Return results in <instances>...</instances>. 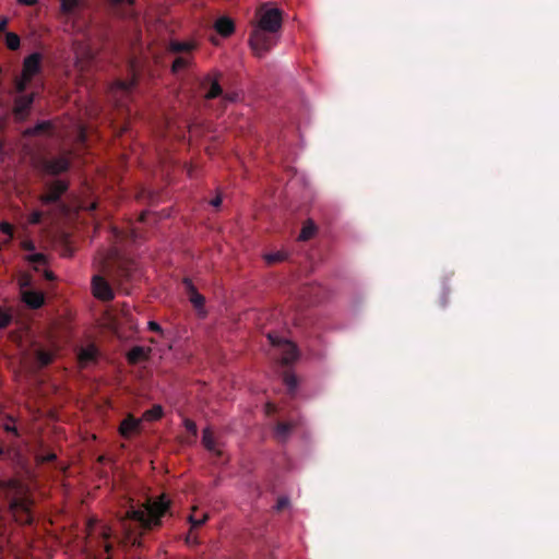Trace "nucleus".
Returning a JSON list of instances; mask_svg holds the SVG:
<instances>
[{"label": "nucleus", "instance_id": "obj_14", "mask_svg": "<svg viewBox=\"0 0 559 559\" xmlns=\"http://www.w3.org/2000/svg\"><path fill=\"white\" fill-rule=\"evenodd\" d=\"M202 444L204 445V448L212 452L214 455L216 456H221L222 455V451L217 448V441L213 435V431L210 427H206L204 430H203V433H202Z\"/></svg>", "mask_w": 559, "mask_h": 559}, {"label": "nucleus", "instance_id": "obj_33", "mask_svg": "<svg viewBox=\"0 0 559 559\" xmlns=\"http://www.w3.org/2000/svg\"><path fill=\"white\" fill-rule=\"evenodd\" d=\"M286 259V255L285 253L283 252H275V253H270V254H266L265 255V260L269 264H273V263H277V262H282Z\"/></svg>", "mask_w": 559, "mask_h": 559}, {"label": "nucleus", "instance_id": "obj_8", "mask_svg": "<svg viewBox=\"0 0 559 559\" xmlns=\"http://www.w3.org/2000/svg\"><path fill=\"white\" fill-rule=\"evenodd\" d=\"M35 100V93L19 95L14 98L12 114L16 122H23L29 116Z\"/></svg>", "mask_w": 559, "mask_h": 559}, {"label": "nucleus", "instance_id": "obj_32", "mask_svg": "<svg viewBox=\"0 0 559 559\" xmlns=\"http://www.w3.org/2000/svg\"><path fill=\"white\" fill-rule=\"evenodd\" d=\"M32 82V80H26L25 76L21 75L15 80V91L20 95H24L23 93L27 90L28 84Z\"/></svg>", "mask_w": 559, "mask_h": 559}, {"label": "nucleus", "instance_id": "obj_24", "mask_svg": "<svg viewBox=\"0 0 559 559\" xmlns=\"http://www.w3.org/2000/svg\"><path fill=\"white\" fill-rule=\"evenodd\" d=\"M316 231H317L316 225L311 221H308L304 224V226L300 230V234L298 236V239L301 241H307L316 235Z\"/></svg>", "mask_w": 559, "mask_h": 559}, {"label": "nucleus", "instance_id": "obj_6", "mask_svg": "<svg viewBox=\"0 0 559 559\" xmlns=\"http://www.w3.org/2000/svg\"><path fill=\"white\" fill-rule=\"evenodd\" d=\"M32 501L27 497H16L11 499L9 509L15 520L24 525H29L33 522L31 512Z\"/></svg>", "mask_w": 559, "mask_h": 559}, {"label": "nucleus", "instance_id": "obj_11", "mask_svg": "<svg viewBox=\"0 0 559 559\" xmlns=\"http://www.w3.org/2000/svg\"><path fill=\"white\" fill-rule=\"evenodd\" d=\"M92 289L94 296L103 301H110L115 298L111 285L100 275H95L92 280Z\"/></svg>", "mask_w": 559, "mask_h": 559}, {"label": "nucleus", "instance_id": "obj_45", "mask_svg": "<svg viewBox=\"0 0 559 559\" xmlns=\"http://www.w3.org/2000/svg\"><path fill=\"white\" fill-rule=\"evenodd\" d=\"M43 462H52L56 460V454L53 453H50V454H47L46 456H43Z\"/></svg>", "mask_w": 559, "mask_h": 559}, {"label": "nucleus", "instance_id": "obj_12", "mask_svg": "<svg viewBox=\"0 0 559 559\" xmlns=\"http://www.w3.org/2000/svg\"><path fill=\"white\" fill-rule=\"evenodd\" d=\"M43 56L39 52H33L23 61L22 74L26 80H33L41 71Z\"/></svg>", "mask_w": 559, "mask_h": 559}, {"label": "nucleus", "instance_id": "obj_35", "mask_svg": "<svg viewBox=\"0 0 559 559\" xmlns=\"http://www.w3.org/2000/svg\"><path fill=\"white\" fill-rule=\"evenodd\" d=\"M44 213L39 210L33 211L28 216V223L32 225H37L41 222Z\"/></svg>", "mask_w": 559, "mask_h": 559}, {"label": "nucleus", "instance_id": "obj_17", "mask_svg": "<svg viewBox=\"0 0 559 559\" xmlns=\"http://www.w3.org/2000/svg\"><path fill=\"white\" fill-rule=\"evenodd\" d=\"M98 357V350L94 345L81 348L79 353V362L84 367L91 362H95Z\"/></svg>", "mask_w": 559, "mask_h": 559}, {"label": "nucleus", "instance_id": "obj_4", "mask_svg": "<svg viewBox=\"0 0 559 559\" xmlns=\"http://www.w3.org/2000/svg\"><path fill=\"white\" fill-rule=\"evenodd\" d=\"M69 182L63 179H56L45 185V192L39 195L41 205L59 204L62 195L68 191Z\"/></svg>", "mask_w": 559, "mask_h": 559}, {"label": "nucleus", "instance_id": "obj_5", "mask_svg": "<svg viewBox=\"0 0 559 559\" xmlns=\"http://www.w3.org/2000/svg\"><path fill=\"white\" fill-rule=\"evenodd\" d=\"M267 338L273 347H276L281 354L282 365H290L298 358V349L296 345L275 333H267Z\"/></svg>", "mask_w": 559, "mask_h": 559}, {"label": "nucleus", "instance_id": "obj_27", "mask_svg": "<svg viewBox=\"0 0 559 559\" xmlns=\"http://www.w3.org/2000/svg\"><path fill=\"white\" fill-rule=\"evenodd\" d=\"M190 63L191 58L189 56H178L173 62L171 72L178 73L179 71L187 69Z\"/></svg>", "mask_w": 559, "mask_h": 559}, {"label": "nucleus", "instance_id": "obj_13", "mask_svg": "<svg viewBox=\"0 0 559 559\" xmlns=\"http://www.w3.org/2000/svg\"><path fill=\"white\" fill-rule=\"evenodd\" d=\"M141 429V419L129 414L119 426V433L122 438L129 439L133 433Z\"/></svg>", "mask_w": 559, "mask_h": 559}, {"label": "nucleus", "instance_id": "obj_1", "mask_svg": "<svg viewBox=\"0 0 559 559\" xmlns=\"http://www.w3.org/2000/svg\"><path fill=\"white\" fill-rule=\"evenodd\" d=\"M169 509L170 501L165 495L155 499L147 498L144 502L136 504L131 501L121 519L122 525L127 531L128 540L133 546H141L140 537L132 535L131 530L127 527V522L134 523L142 531H152L162 526L163 518L168 513Z\"/></svg>", "mask_w": 559, "mask_h": 559}, {"label": "nucleus", "instance_id": "obj_2", "mask_svg": "<svg viewBox=\"0 0 559 559\" xmlns=\"http://www.w3.org/2000/svg\"><path fill=\"white\" fill-rule=\"evenodd\" d=\"M258 22L253 26L249 43L254 55L262 58L278 41L282 29L283 11L262 4L257 10Z\"/></svg>", "mask_w": 559, "mask_h": 559}, {"label": "nucleus", "instance_id": "obj_26", "mask_svg": "<svg viewBox=\"0 0 559 559\" xmlns=\"http://www.w3.org/2000/svg\"><path fill=\"white\" fill-rule=\"evenodd\" d=\"M209 519V515L206 513H201L198 515L197 508L192 509V513L189 515V522L191 524V528H198L202 526Z\"/></svg>", "mask_w": 559, "mask_h": 559}, {"label": "nucleus", "instance_id": "obj_30", "mask_svg": "<svg viewBox=\"0 0 559 559\" xmlns=\"http://www.w3.org/2000/svg\"><path fill=\"white\" fill-rule=\"evenodd\" d=\"M283 381H284L285 385L287 386L288 392L290 394H293L295 392V390L297 389V384H298L296 376L290 372H285L283 376Z\"/></svg>", "mask_w": 559, "mask_h": 559}, {"label": "nucleus", "instance_id": "obj_41", "mask_svg": "<svg viewBox=\"0 0 559 559\" xmlns=\"http://www.w3.org/2000/svg\"><path fill=\"white\" fill-rule=\"evenodd\" d=\"M148 329L151 331H153V332H162L160 325L157 322H155V321H150L148 322Z\"/></svg>", "mask_w": 559, "mask_h": 559}, {"label": "nucleus", "instance_id": "obj_3", "mask_svg": "<svg viewBox=\"0 0 559 559\" xmlns=\"http://www.w3.org/2000/svg\"><path fill=\"white\" fill-rule=\"evenodd\" d=\"M219 73L206 74L200 81V87L205 91L204 98L205 99H214L218 96L223 97V100L227 103L235 102L237 98V94H223V88L218 81Z\"/></svg>", "mask_w": 559, "mask_h": 559}, {"label": "nucleus", "instance_id": "obj_29", "mask_svg": "<svg viewBox=\"0 0 559 559\" xmlns=\"http://www.w3.org/2000/svg\"><path fill=\"white\" fill-rule=\"evenodd\" d=\"M5 45L10 50L19 49L21 45L19 35L13 32L5 33Z\"/></svg>", "mask_w": 559, "mask_h": 559}, {"label": "nucleus", "instance_id": "obj_7", "mask_svg": "<svg viewBox=\"0 0 559 559\" xmlns=\"http://www.w3.org/2000/svg\"><path fill=\"white\" fill-rule=\"evenodd\" d=\"M70 159L66 156L41 158L37 164L38 170L49 176H58L63 174L70 169Z\"/></svg>", "mask_w": 559, "mask_h": 559}, {"label": "nucleus", "instance_id": "obj_40", "mask_svg": "<svg viewBox=\"0 0 559 559\" xmlns=\"http://www.w3.org/2000/svg\"><path fill=\"white\" fill-rule=\"evenodd\" d=\"M112 5L129 4L132 5L135 0H109Z\"/></svg>", "mask_w": 559, "mask_h": 559}, {"label": "nucleus", "instance_id": "obj_15", "mask_svg": "<svg viewBox=\"0 0 559 559\" xmlns=\"http://www.w3.org/2000/svg\"><path fill=\"white\" fill-rule=\"evenodd\" d=\"M151 349L142 346L132 347L127 354V360L131 365H136L140 361L146 360L148 358Z\"/></svg>", "mask_w": 559, "mask_h": 559}, {"label": "nucleus", "instance_id": "obj_48", "mask_svg": "<svg viewBox=\"0 0 559 559\" xmlns=\"http://www.w3.org/2000/svg\"><path fill=\"white\" fill-rule=\"evenodd\" d=\"M111 549H112V546L110 544L105 545V550L107 554H109L111 551Z\"/></svg>", "mask_w": 559, "mask_h": 559}, {"label": "nucleus", "instance_id": "obj_46", "mask_svg": "<svg viewBox=\"0 0 559 559\" xmlns=\"http://www.w3.org/2000/svg\"><path fill=\"white\" fill-rule=\"evenodd\" d=\"M45 277L48 281H53L55 280V274L51 271H46L45 272Z\"/></svg>", "mask_w": 559, "mask_h": 559}, {"label": "nucleus", "instance_id": "obj_42", "mask_svg": "<svg viewBox=\"0 0 559 559\" xmlns=\"http://www.w3.org/2000/svg\"><path fill=\"white\" fill-rule=\"evenodd\" d=\"M4 430L7 432H13L15 436H19V431H17L16 427L13 426V425L5 424L4 425Z\"/></svg>", "mask_w": 559, "mask_h": 559}, {"label": "nucleus", "instance_id": "obj_38", "mask_svg": "<svg viewBox=\"0 0 559 559\" xmlns=\"http://www.w3.org/2000/svg\"><path fill=\"white\" fill-rule=\"evenodd\" d=\"M29 260L32 262L39 263V264H44L46 262V258L41 253H35L34 255L31 257Z\"/></svg>", "mask_w": 559, "mask_h": 559}, {"label": "nucleus", "instance_id": "obj_10", "mask_svg": "<svg viewBox=\"0 0 559 559\" xmlns=\"http://www.w3.org/2000/svg\"><path fill=\"white\" fill-rule=\"evenodd\" d=\"M183 286L186 293L188 295L189 301L192 304L193 308L198 311L199 317L204 318L206 316V311L204 308L205 298L201 295L197 287L193 285L190 278L183 280Z\"/></svg>", "mask_w": 559, "mask_h": 559}, {"label": "nucleus", "instance_id": "obj_49", "mask_svg": "<svg viewBox=\"0 0 559 559\" xmlns=\"http://www.w3.org/2000/svg\"><path fill=\"white\" fill-rule=\"evenodd\" d=\"M4 455V449L0 447V459Z\"/></svg>", "mask_w": 559, "mask_h": 559}, {"label": "nucleus", "instance_id": "obj_39", "mask_svg": "<svg viewBox=\"0 0 559 559\" xmlns=\"http://www.w3.org/2000/svg\"><path fill=\"white\" fill-rule=\"evenodd\" d=\"M8 24H9V17L2 16L0 19V34L8 33L7 32Z\"/></svg>", "mask_w": 559, "mask_h": 559}, {"label": "nucleus", "instance_id": "obj_23", "mask_svg": "<svg viewBox=\"0 0 559 559\" xmlns=\"http://www.w3.org/2000/svg\"><path fill=\"white\" fill-rule=\"evenodd\" d=\"M194 48V45L187 41H170L169 51L174 53H189Z\"/></svg>", "mask_w": 559, "mask_h": 559}, {"label": "nucleus", "instance_id": "obj_16", "mask_svg": "<svg viewBox=\"0 0 559 559\" xmlns=\"http://www.w3.org/2000/svg\"><path fill=\"white\" fill-rule=\"evenodd\" d=\"M44 295L35 290H26L23 293V301L32 309H38L44 305Z\"/></svg>", "mask_w": 559, "mask_h": 559}, {"label": "nucleus", "instance_id": "obj_50", "mask_svg": "<svg viewBox=\"0 0 559 559\" xmlns=\"http://www.w3.org/2000/svg\"><path fill=\"white\" fill-rule=\"evenodd\" d=\"M120 95H121V97H123V96H124L123 94H120ZM120 102H123V98H120Z\"/></svg>", "mask_w": 559, "mask_h": 559}, {"label": "nucleus", "instance_id": "obj_43", "mask_svg": "<svg viewBox=\"0 0 559 559\" xmlns=\"http://www.w3.org/2000/svg\"><path fill=\"white\" fill-rule=\"evenodd\" d=\"M17 2L20 4L32 7V5H35L37 3V0H17Z\"/></svg>", "mask_w": 559, "mask_h": 559}, {"label": "nucleus", "instance_id": "obj_37", "mask_svg": "<svg viewBox=\"0 0 559 559\" xmlns=\"http://www.w3.org/2000/svg\"><path fill=\"white\" fill-rule=\"evenodd\" d=\"M289 506V499L287 497H280L276 501L275 509L281 512Z\"/></svg>", "mask_w": 559, "mask_h": 559}, {"label": "nucleus", "instance_id": "obj_44", "mask_svg": "<svg viewBox=\"0 0 559 559\" xmlns=\"http://www.w3.org/2000/svg\"><path fill=\"white\" fill-rule=\"evenodd\" d=\"M222 204V198L217 195L211 201V205L214 207H218Z\"/></svg>", "mask_w": 559, "mask_h": 559}, {"label": "nucleus", "instance_id": "obj_28", "mask_svg": "<svg viewBox=\"0 0 559 559\" xmlns=\"http://www.w3.org/2000/svg\"><path fill=\"white\" fill-rule=\"evenodd\" d=\"M163 414V407L160 405H154L152 408L144 412L143 418L145 420H157L162 418Z\"/></svg>", "mask_w": 559, "mask_h": 559}, {"label": "nucleus", "instance_id": "obj_25", "mask_svg": "<svg viewBox=\"0 0 559 559\" xmlns=\"http://www.w3.org/2000/svg\"><path fill=\"white\" fill-rule=\"evenodd\" d=\"M35 358L39 367H46L53 360V354L45 349H38L35 353Z\"/></svg>", "mask_w": 559, "mask_h": 559}, {"label": "nucleus", "instance_id": "obj_21", "mask_svg": "<svg viewBox=\"0 0 559 559\" xmlns=\"http://www.w3.org/2000/svg\"><path fill=\"white\" fill-rule=\"evenodd\" d=\"M60 12L63 15H72L80 8L82 0H60Z\"/></svg>", "mask_w": 559, "mask_h": 559}, {"label": "nucleus", "instance_id": "obj_31", "mask_svg": "<svg viewBox=\"0 0 559 559\" xmlns=\"http://www.w3.org/2000/svg\"><path fill=\"white\" fill-rule=\"evenodd\" d=\"M12 313L0 307V329H5L12 322Z\"/></svg>", "mask_w": 559, "mask_h": 559}, {"label": "nucleus", "instance_id": "obj_22", "mask_svg": "<svg viewBox=\"0 0 559 559\" xmlns=\"http://www.w3.org/2000/svg\"><path fill=\"white\" fill-rule=\"evenodd\" d=\"M294 427H295V425L292 423L280 421L275 428L276 438L280 441H285L287 439V437L289 436V433L292 432V430L294 429Z\"/></svg>", "mask_w": 559, "mask_h": 559}, {"label": "nucleus", "instance_id": "obj_34", "mask_svg": "<svg viewBox=\"0 0 559 559\" xmlns=\"http://www.w3.org/2000/svg\"><path fill=\"white\" fill-rule=\"evenodd\" d=\"M183 425H185V428L187 429V431H189L193 438H197V436H198L197 424L192 419L186 418L183 420Z\"/></svg>", "mask_w": 559, "mask_h": 559}, {"label": "nucleus", "instance_id": "obj_18", "mask_svg": "<svg viewBox=\"0 0 559 559\" xmlns=\"http://www.w3.org/2000/svg\"><path fill=\"white\" fill-rule=\"evenodd\" d=\"M215 29L219 35H222L224 37H228L229 35H231L234 33L235 25H234V22L229 17L222 16L216 20Z\"/></svg>", "mask_w": 559, "mask_h": 559}, {"label": "nucleus", "instance_id": "obj_36", "mask_svg": "<svg viewBox=\"0 0 559 559\" xmlns=\"http://www.w3.org/2000/svg\"><path fill=\"white\" fill-rule=\"evenodd\" d=\"M0 231L9 236V240L13 238V226L8 222L0 224Z\"/></svg>", "mask_w": 559, "mask_h": 559}, {"label": "nucleus", "instance_id": "obj_20", "mask_svg": "<svg viewBox=\"0 0 559 559\" xmlns=\"http://www.w3.org/2000/svg\"><path fill=\"white\" fill-rule=\"evenodd\" d=\"M52 123L50 121H40L36 123L34 127L28 128L24 131V135L26 136H36L40 134L48 133L52 130Z\"/></svg>", "mask_w": 559, "mask_h": 559}, {"label": "nucleus", "instance_id": "obj_19", "mask_svg": "<svg viewBox=\"0 0 559 559\" xmlns=\"http://www.w3.org/2000/svg\"><path fill=\"white\" fill-rule=\"evenodd\" d=\"M133 273L130 267L120 266L114 275H111L112 281L120 287L127 282H131L133 280Z\"/></svg>", "mask_w": 559, "mask_h": 559}, {"label": "nucleus", "instance_id": "obj_47", "mask_svg": "<svg viewBox=\"0 0 559 559\" xmlns=\"http://www.w3.org/2000/svg\"><path fill=\"white\" fill-rule=\"evenodd\" d=\"M24 248H25L26 250L32 251V250H34V249H35V246H34V243H33V242H31V241H29V242H25V243H24Z\"/></svg>", "mask_w": 559, "mask_h": 559}, {"label": "nucleus", "instance_id": "obj_9", "mask_svg": "<svg viewBox=\"0 0 559 559\" xmlns=\"http://www.w3.org/2000/svg\"><path fill=\"white\" fill-rule=\"evenodd\" d=\"M130 79L127 80H117L111 86V94L114 97H118V94L129 95L131 91L135 87L139 80V74L136 72L135 61H130L129 63Z\"/></svg>", "mask_w": 559, "mask_h": 559}]
</instances>
